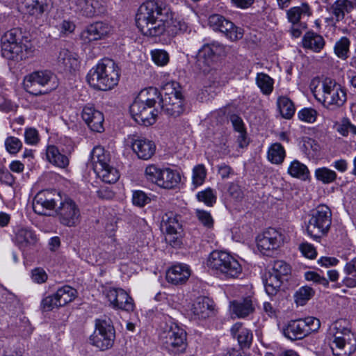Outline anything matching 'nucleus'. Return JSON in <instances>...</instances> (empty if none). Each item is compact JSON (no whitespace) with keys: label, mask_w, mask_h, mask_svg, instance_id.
<instances>
[{"label":"nucleus","mask_w":356,"mask_h":356,"mask_svg":"<svg viewBox=\"0 0 356 356\" xmlns=\"http://www.w3.org/2000/svg\"><path fill=\"white\" fill-rule=\"evenodd\" d=\"M136 24L143 35L151 38L165 33L174 35L189 30L187 22L174 18L172 12L163 8L154 1H147L140 6L136 15Z\"/></svg>","instance_id":"nucleus-1"},{"label":"nucleus","mask_w":356,"mask_h":356,"mask_svg":"<svg viewBox=\"0 0 356 356\" xmlns=\"http://www.w3.org/2000/svg\"><path fill=\"white\" fill-rule=\"evenodd\" d=\"M120 76L118 65L111 59H103L87 74V81L93 88L106 91L118 85Z\"/></svg>","instance_id":"nucleus-2"},{"label":"nucleus","mask_w":356,"mask_h":356,"mask_svg":"<svg viewBox=\"0 0 356 356\" xmlns=\"http://www.w3.org/2000/svg\"><path fill=\"white\" fill-rule=\"evenodd\" d=\"M318 82L314 88H312L315 97L321 102L324 107L334 111L341 107L347 100L346 90L330 78H325L322 81H313L312 85Z\"/></svg>","instance_id":"nucleus-3"},{"label":"nucleus","mask_w":356,"mask_h":356,"mask_svg":"<svg viewBox=\"0 0 356 356\" xmlns=\"http://www.w3.org/2000/svg\"><path fill=\"white\" fill-rule=\"evenodd\" d=\"M221 50V44L213 42L204 44L198 51L197 66L200 75L207 79L209 84L218 79L215 60L216 55Z\"/></svg>","instance_id":"nucleus-4"},{"label":"nucleus","mask_w":356,"mask_h":356,"mask_svg":"<svg viewBox=\"0 0 356 356\" xmlns=\"http://www.w3.org/2000/svg\"><path fill=\"white\" fill-rule=\"evenodd\" d=\"M328 334L333 338L336 347L342 351L338 355L349 356L356 350V338L348 328L346 320L340 319L334 322L329 327Z\"/></svg>","instance_id":"nucleus-5"},{"label":"nucleus","mask_w":356,"mask_h":356,"mask_svg":"<svg viewBox=\"0 0 356 356\" xmlns=\"http://www.w3.org/2000/svg\"><path fill=\"white\" fill-rule=\"evenodd\" d=\"M163 90L164 95L161 99V111L170 116H179L184 111L185 104L179 83L175 81L167 83Z\"/></svg>","instance_id":"nucleus-6"},{"label":"nucleus","mask_w":356,"mask_h":356,"mask_svg":"<svg viewBox=\"0 0 356 356\" xmlns=\"http://www.w3.org/2000/svg\"><path fill=\"white\" fill-rule=\"evenodd\" d=\"M115 334L110 319L95 320V329L89 338L90 343L101 351L112 348Z\"/></svg>","instance_id":"nucleus-7"},{"label":"nucleus","mask_w":356,"mask_h":356,"mask_svg":"<svg viewBox=\"0 0 356 356\" xmlns=\"http://www.w3.org/2000/svg\"><path fill=\"white\" fill-rule=\"evenodd\" d=\"M159 338L170 352L182 353L186 348V332L175 323H167L160 333Z\"/></svg>","instance_id":"nucleus-8"},{"label":"nucleus","mask_w":356,"mask_h":356,"mask_svg":"<svg viewBox=\"0 0 356 356\" xmlns=\"http://www.w3.org/2000/svg\"><path fill=\"white\" fill-rule=\"evenodd\" d=\"M331 223L330 209L325 205H320L312 213L307 226V232L311 237L319 238L328 232Z\"/></svg>","instance_id":"nucleus-9"},{"label":"nucleus","mask_w":356,"mask_h":356,"mask_svg":"<svg viewBox=\"0 0 356 356\" xmlns=\"http://www.w3.org/2000/svg\"><path fill=\"white\" fill-rule=\"evenodd\" d=\"M161 229L165 233V240L174 247L181 244L182 225L181 216L173 211L163 214L161 220Z\"/></svg>","instance_id":"nucleus-10"},{"label":"nucleus","mask_w":356,"mask_h":356,"mask_svg":"<svg viewBox=\"0 0 356 356\" xmlns=\"http://www.w3.org/2000/svg\"><path fill=\"white\" fill-rule=\"evenodd\" d=\"M59 222L67 227H76L81 222V210L71 198L61 200L55 210Z\"/></svg>","instance_id":"nucleus-11"},{"label":"nucleus","mask_w":356,"mask_h":356,"mask_svg":"<svg viewBox=\"0 0 356 356\" xmlns=\"http://www.w3.org/2000/svg\"><path fill=\"white\" fill-rule=\"evenodd\" d=\"M55 80V76L49 71H36L25 76L23 85L28 92L38 95L42 92L37 90V86H49L51 90L57 87Z\"/></svg>","instance_id":"nucleus-12"},{"label":"nucleus","mask_w":356,"mask_h":356,"mask_svg":"<svg viewBox=\"0 0 356 356\" xmlns=\"http://www.w3.org/2000/svg\"><path fill=\"white\" fill-rule=\"evenodd\" d=\"M61 197L56 191L44 190L35 196L33 203V211L40 215L50 216L57 208Z\"/></svg>","instance_id":"nucleus-13"},{"label":"nucleus","mask_w":356,"mask_h":356,"mask_svg":"<svg viewBox=\"0 0 356 356\" xmlns=\"http://www.w3.org/2000/svg\"><path fill=\"white\" fill-rule=\"evenodd\" d=\"M286 237L282 232L268 229L257 238L258 250L264 254L270 256L279 249L285 242Z\"/></svg>","instance_id":"nucleus-14"},{"label":"nucleus","mask_w":356,"mask_h":356,"mask_svg":"<svg viewBox=\"0 0 356 356\" xmlns=\"http://www.w3.org/2000/svg\"><path fill=\"white\" fill-rule=\"evenodd\" d=\"M22 33L18 29H12L2 38L1 54L9 60L18 59L22 53Z\"/></svg>","instance_id":"nucleus-15"},{"label":"nucleus","mask_w":356,"mask_h":356,"mask_svg":"<svg viewBox=\"0 0 356 356\" xmlns=\"http://www.w3.org/2000/svg\"><path fill=\"white\" fill-rule=\"evenodd\" d=\"M160 111L156 106L136 99L130 106V113L134 120L145 126L154 124Z\"/></svg>","instance_id":"nucleus-16"},{"label":"nucleus","mask_w":356,"mask_h":356,"mask_svg":"<svg viewBox=\"0 0 356 356\" xmlns=\"http://www.w3.org/2000/svg\"><path fill=\"white\" fill-rule=\"evenodd\" d=\"M104 294L112 308L128 312L134 310V301L124 289L110 287L105 289Z\"/></svg>","instance_id":"nucleus-17"},{"label":"nucleus","mask_w":356,"mask_h":356,"mask_svg":"<svg viewBox=\"0 0 356 356\" xmlns=\"http://www.w3.org/2000/svg\"><path fill=\"white\" fill-rule=\"evenodd\" d=\"M113 33V27L104 22H96L88 25L81 33L80 39L83 44L104 40Z\"/></svg>","instance_id":"nucleus-18"},{"label":"nucleus","mask_w":356,"mask_h":356,"mask_svg":"<svg viewBox=\"0 0 356 356\" xmlns=\"http://www.w3.org/2000/svg\"><path fill=\"white\" fill-rule=\"evenodd\" d=\"M14 243L24 253H27L36 247L38 238L31 229L19 228L15 232Z\"/></svg>","instance_id":"nucleus-19"},{"label":"nucleus","mask_w":356,"mask_h":356,"mask_svg":"<svg viewBox=\"0 0 356 356\" xmlns=\"http://www.w3.org/2000/svg\"><path fill=\"white\" fill-rule=\"evenodd\" d=\"M81 118L88 127L93 131L102 132L104 131V115L102 112L92 106H86L82 111Z\"/></svg>","instance_id":"nucleus-20"},{"label":"nucleus","mask_w":356,"mask_h":356,"mask_svg":"<svg viewBox=\"0 0 356 356\" xmlns=\"http://www.w3.org/2000/svg\"><path fill=\"white\" fill-rule=\"evenodd\" d=\"M190 311L195 318L205 319L213 314V302L207 297H199L192 304Z\"/></svg>","instance_id":"nucleus-21"},{"label":"nucleus","mask_w":356,"mask_h":356,"mask_svg":"<svg viewBox=\"0 0 356 356\" xmlns=\"http://www.w3.org/2000/svg\"><path fill=\"white\" fill-rule=\"evenodd\" d=\"M229 308L231 315L238 318H245L254 312V305L250 297L230 302Z\"/></svg>","instance_id":"nucleus-22"},{"label":"nucleus","mask_w":356,"mask_h":356,"mask_svg":"<svg viewBox=\"0 0 356 356\" xmlns=\"http://www.w3.org/2000/svg\"><path fill=\"white\" fill-rule=\"evenodd\" d=\"M191 275L189 266L184 264H178L170 268L166 273V279L173 284L184 283Z\"/></svg>","instance_id":"nucleus-23"},{"label":"nucleus","mask_w":356,"mask_h":356,"mask_svg":"<svg viewBox=\"0 0 356 356\" xmlns=\"http://www.w3.org/2000/svg\"><path fill=\"white\" fill-rule=\"evenodd\" d=\"M131 147L138 157L144 160L150 159L156 150V146L152 140L142 138L135 139L131 143Z\"/></svg>","instance_id":"nucleus-24"},{"label":"nucleus","mask_w":356,"mask_h":356,"mask_svg":"<svg viewBox=\"0 0 356 356\" xmlns=\"http://www.w3.org/2000/svg\"><path fill=\"white\" fill-rule=\"evenodd\" d=\"M231 334L236 339L239 346L243 348H249L252 343L253 334L250 330L243 325L242 323H236L230 330Z\"/></svg>","instance_id":"nucleus-25"},{"label":"nucleus","mask_w":356,"mask_h":356,"mask_svg":"<svg viewBox=\"0 0 356 356\" xmlns=\"http://www.w3.org/2000/svg\"><path fill=\"white\" fill-rule=\"evenodd\" d=\"M282 332L285 337L291 340L302 339L308 335L302 319L289 321L283 327Z\"/></svg>","instance_id":"nucleus-26"},{"label":"nucleus","mask_w":356,"mask_h":356,"mask_svg":"<svg viewBox=\"0 0 356 356\" xmlns=\"http://www.w3.org/2000/svg\"><path fill=\"white\" fill-rule=\"evenodd\" d=\"M90 162L95 172L100 171V169L111 163L110 154L104 147L96 146L91 152Z\"/></svg>","instance_id":"nucleus-27"},{"label":"nucleus","mask_w":356,"mask_h":356,"mask_svg":"<svg viewBox=\"0 0 356 356\" xmlns=\"http://www.w3.org/2000/svg\"><path fill=\"white\" fill-rule=\"evenodd\" d=\"M312 15V10L307 3L290 8L286 11V18L291 25L302 24L301 20Z\"/></svg>","instance_id":"nucleus-28"},{"label":"nucleus","mask_w":356,"mask_h":356,"mask_svg":"<svg viewBox=\"0 0 356 356\" xmlns=\"http://www.w3.org/2000/svg\"><path fill=\"white\" fill-rule=\"evenodd\" d=\"M57 62L61 67L69 72L75 71L79 67L77 54L66 49L60 50Z\"/></svg>","instance_id":"nucleus-29"},{"label":"nucleus","mask_w":356,"mask_h":356,"mask_svg":"<svg viewBox=\"0 0 356 356\" xmlns=\"http://www.w3.org/2000/svg\"><path fill=\"white\" fill-rule=\"evenodd\" d=\"M302 43L305 49L316 53H319L325 45L323 36L314 31L307 32L302 38Z\"/></svg>","instance_id":"nucleus-30"},{"label":"nucleus","mask_w":356,"mask_h":356,"mask_svg":"<svg viewBox=\"0 0 356 356\" xmlns=\"http://www.w3.org/2000/svg\"><path fill=\"white\" fill-rule=\"evenodd\" d=\"M331 13L337 21L344 18L346 13L356 9V0H337L330 7Z\"/></svg>","instance_id":"nucleus-31"},{"label":"nucleus","mask_w":356,"mask_h":356,"mask_svg":"<svg viewBox=\"0 0 356 356\" xmlns=\"http://www.w3.org/2000/svg\"><path fill=\"white\" fill-rule=\"evenodd\" d=\"M230 255L224 251H213L207 258V266L209 268L220 273Z\"/></svg>","instance_id":"nucleus-32"},{"label":"nucleus","mask_w":356,"mask_h":356,"mask_svg":"<svg viewBox=\"0 0 356 356\" xmlns=\"http://www.w3.org/2000/svg\"><path fill=\"white\" fill-rule=\"evenodd\" d=\"M159 186L172 189L178 186L181 181L179 173L169 168H162Z\"/></svg>","instance_id":"nucleus-33"},{"label":"nucleus","mask_w":356,"mask_h":356,"mask_svg":"<svg viewBox=\"0 0 356 356\" xmlns=\"http://www.w3.org/2000/svg\"><path fill=\"white\" fill-rule=\"evenodd\" d=\"M46 156L49 163L60 168H66L70 163L67 156L60 153L58 147L54 145L47 147Z\"/></svg>","instance_id":"nucleus-34"},{"label":"nucleus","mask_w":356,"mask_h":356,"mask_svg":"<svg viewBox=\"0 0 356 356\" xmlns=\"http://www.w3.org/2000/svg\"><path fill=\"white\" fill-rule=\"evenodd\" d=\"M161 97L162 96L156 88L148 87L141 90L136 99L156 107L158 105L160 107Z\"/></svg>","instance_id":"nucleus-35"},{"label":"nucleus","mask_w":356,"mask_h":356,"mask_svg":"<svg viewBox=\"0 0 356 356\" xmlns=\"http://www.w3.org/2000/svg\"><path fill=\"white\" fill-rule=\"evenodd\" d=\"M287 172L291 177L302 181H309L311 179L310 172L307 166L298 160H293L291 162Z\"/></svg>","instance_id":"nucleus-36"},{"label":"nucleus","mask_w":356,"mask_h":356,"mask_svg":"<svg viewBox=\"0 0 356 356\" xmlns=\"http://www.w3.org/2000/svg\"><path fill=\"white\" fill-rule=\"evenodd\" d=\"M242 270V266L238 261L230 255L220 274L227 278H236L241 275Z\"/></svg>","instance_id":"nucleus-37"},{"label":"nucleus","mask_w":356,"mask_h":356,"mask_svg":"<svg viewBox=\"0 0 356 356\" xmlns=\"http://www.w3.org/2000/svg\"><path fill=\"white\" fill-rule=\"evenodd\" d=\"M286 156V152L283 146L275 143L272 144L267 152L268 160L273 164L279 165L283 163Z\"/></svg>","instance_id":"nucleus-38"},{"label":"nucleus","mask_w":356,"mask_h":356,"mask_svg":"<svg viewBox=\"0 0 356 356\" xmlns=\"http://www.w3.org/2000/svg\"><path fill=\"white\" fill-rule=\"evenodd\" d=\"M26 12L38 18L48 8L47 0H28L25 3Z\"/></svg>","instance_id":"nucleus-39"},{"label":"nucleus","mask_w":356,"mask_h":356,"mask_svg":"<svg viewBox=\"0 0 356 356\" xmlns=\"http://www.w3.org/2000/svg\"><path fill=\"white\" fill-rule=\"evenodd\" d=\"M350 47V40L347 37L343 36L334 43V53L338 58L345 60L349 57Z\"/></svg>","instance_id":"nucleus-40"},{"label":"nucleus","mask_w":356,"mask_h":356,"mask_svg":"<svg viewBox=\"0 0 356 356\" xmlns=\"http://www.w3.org/2000/svg\"><path fill=\"white\" fill-rule=\"evenodd\" d=\"M282 280L277 275H275L268 271L264 278V287L268 295H275L281 286Z\"/></svg>","instance_id":"nucleus-41"},{"label":"nucleus","mask_w":356,"mask_h":356,"mask_svg":"<svg viewBox=\"0 0 356 356\" xmlns=\"http://www.w3.org/2000/svg\"><path fill=\"white\" fill-rule=\"evenodd\" d=\"M314 177L318 181L323 184H330L337 180V174L327 167H320L314 170Z\"/></svg>","instance_id":"nucleus-42"},{"label":"nucleus","mask_w":356,"mask_h":356,"mask_svg":"<svg viewBox=\"0 0 356 356\" xmlns=\"http://www.w3.org/2000/svg\"><path fill=\"white\" fill-rule=\"evenodd\" d=\"M99 170L95 172L105 183L113 184L120 178L119 171L111 163Z\"/></svg>","instance_id":"nucleus-43"},{"label":"nucleus","mask_w":356,"mask_h":356,"mask_svg":"<svg viewBox=\"0 0 356 356\" xmlns=\"http://www.w3.org/2000/svg\"><path fill=\"white\" fill-rule=\"evenodd\" d=\"M60 307L72 302L76 296V291L70 286H64L57 290L55 293Z\"/></svg>","instance_id":"nucleus-44"},{"label":"nucleus","mask_w":356,"mask_h":356,"mask_svg":"<svg viewBox=\"0 0 356 356\" xmlns=\"http://www.w3.org/2000/svg\"><path fill=\"white\" fill-rule=\"evenodd\" d=\"M334 129L342 136L348 137L350 135L353 137L356 136V126L353 124L347 118H343L339 122H336Z\"/></svg>","instance_id":"nucleus-45"},{"label":"nucleus","mask_w":356,"mask_h":356,"mask_svg":"<svg viewBox=\"0 0 356 356\" xmlns=\"http://www.w3.org/2000/svg\"><path fill=\"white\" fill-rule=\"evenodd\" d=\"M277 107L282 116L286 119L291 118L295 113V106L292 101L286 96L278 97Z\"/></svg>","instance_id":"nucleus-46"},{"label":"nucleus","mask_w":356,"mask_h":356,"mask_svg":"<svg viewBox=\"0 0 356 356\" xmlns=\"http://www.w3.org/2000/svg\"><path fill=\"white\" fill-rule=\"evenodd\" d=\"M76 6L83 15L91 17L98 12L99 2L96 0H77Z\"/></svg>","instance_id":"nucleus-47"},{"label":"nucleus","mask_w":356,"mask_h":356,"mask_svg":"<svg viewBox=\"0 0 356 356\" xmlns=\"http://www.w3.org/2000/svg\"><path fill=\"white\" fill-rule=\"evenodd\" d=\"M256 83L264 95H270L273 90L274 81L265 73H257Z\"/></svg>","instance_id":"nucleus-48"},{"label":"nucleus","mask_w":356,"mask_h":356,"mask_svg":"<svg viewBox=\"0 0 356 356\" xmlns=\"http://www.w3.org/2000/svg\"><path fill=\"white\" fill-rule=\"evenodd\" d=\"M229 19L219 14H213L208 19L209 27L216 32L223 34Z\"/></svg>","instance_id":"nucleus-49"},{"label":"nucleus","mask_w":356,"mask_h":356,"mask_svg":"<svg viewBox=\"0 0 356 356\" xmlns=\"http://www.w3.org/2000/svg\"><path fill=\"white\" fill-rule=\"evenodd\" d=\"M223 35L229 41L236 42L243 38L244 30L242 27L236 26L231 20H229L226 26Z\"/></svg>","instance_id":"nucleus-50"},{"label":"nucleus","mask_w":356,"mask_h":356,"mask_svg":"<svg viewBox=\"0 0 356 356\" xmlns=\"http://www.w3.org/2000/svg\"><path fill=\"white\" fill-rule=\"evenodd\" d=\"M315 294V291L309 286L298 289L294 294L295 302L298 305H305Z\"/></svg>","instance_id":"nucleus-51"},{"label":"nucleus","mask_w":356,"mask_h":356,"mask_svg":"<svg viewBox=\"0 0 356 356\" xmlns=\"http://www.w3.org/2000/svg\"><path fill=\"white\" fill-rule=\"evenodd\" d=\"M207 170L203 164L195 165L192 170V184L197 188L202 185L207 177Z\"/></svg>","instance_id":"nucleus-52"},{"label":"nucleus","mask_w":356,"mask_h":356,"mask_svg":"<svg viewBox=\"0 0 356 356\" xmlns=\"http://www.w3.org/2000/svg\"><path fill=\"white\" fill-rule=\"evenodd\" d=\"M152 60L157 66L163 67L170 61L169 54L163 49H156L150 52Z\"/></svg>","instance_id":"nucleus-53"},{"label":"nucleus","mask_w":356,"mask_h":356,"mask_svg":"<svg viewBox=\"0 0 356 356\" xmlns=\"http://www.w3.org/2000/svg\"><path fill=\"white\" fill-rule=\"evenodd\" d=\"M198 201L204 203L207 206L212 207L216 202V195L211 188H207L197 193Z\"/></svg>","instance_id":"nucleus-54"},{"label":"nucleus","mask_w":356,"mask_h":356,"mask_svg":"<svg viewBox=\"0 0 356 356\" xmlns=\"http://www.w3.org/2000/svg\"><path fill=\"white\" fill-rule=\"evenodd\" d=\"M269 272L275 275H277V277L283 280L284 277L290 273L291 268L286 262L278 260L274 262L273 267Z\"/></svg>","instance_id":"nucleus-55"},{"label":"nucleus","mask_w":356,"mask_h":356,"mask_svg":"<svg viewBox=\"0 0 356 356\" xmlns=\"http://www.w3.org/2000/svg\"><path fill=\"white\" fill-rule=\"evenodd\" d=\"M303 149L309 157L314 158L318 155L321 147L315 140L307 138L304 140Z\"/></svg>","instance_id":"nucleus-56"},{"label":"nucleus","mask_w":356,"mask_h":356,"mask_svg":"<svg viewBox=\"0 0 356 356\" xmlns=\"http://www.w3.org/2000/svg\"><path fill=\"white\" fill-rule=\"evenodd\" d=\"M161 171L162 168H160L155 165H149L145 170V178L148 181L159 186Z\"/></svg>","instance_id":"nucleus-57"},{"label":"nucleus","mask_w":356,"mask_h":356,"mask_svg":"<svg viewBox=\"0 0 356 356\" xmlns=\"http://www.w3.org/2000/svg\"><path fill=\"white\" fill-rule=\"evenodd\" d=\"M5 147L10 154H16L22 148V142L17 137L8 136L5 140Z\"/></svg>","instance_id":"nucleus-58"},{"label":"nucleus","mask_w":356,"mask_h":356,"mask_svg":"<svg viewBox=\"0 0 356 356\" xmlns=\"http://www.w3.org/2000/svg\"><path fill=\"white\" fill-rule=\"evenodd\" d=\"M298 115L300 120L307 123H313L316 120L317 112L311 108H304L298 112Z\"/></svg>","instance_id":"nucleus-59"},{"label":"nucleus","mask_w":356,"mask_h":356,"mask_svg":"<svg viewBox=\"0 0 356 356\" xmlns=\"http://www.w3.org/2000/svg\"><path fill=\"white\" fill-rule=\"evenodd\" d=\"M305 278L307 281L313 282L317 284H321L325 287H327L329 286L328 280L325 277L320 275L314 271L305 272Z\"/></svg>","instance_id":"nucleus-60"},{"label":"nucleus","mask_w":356,"mask_h":356,"mask_svg":"<svg viewBox=\"0 0 356 356\" xmlns=\"http://www.w3.org/2000/svg\"><path fill=\"white\" fill-rule=\"evenodd\" d=\"M302 322L305 324V329L308 334L313 332L317 331L321 326V322L319 319L308 316L304 319H302Z\"/></svg>","instance_id":"nucleus-61"},{"label":"nucleus","mask_w":356,"mask_h":356,"mask_svg":"<svg viewBox=\"0 0 356 356\" xmlns=\"http://www.w3.org/2000/svg\"><path fill=\"white\" fill-rule=\"evenodd\" d=\"M196 216L199 221L206 227L211 228L213 226V219L211 213L202 209L196 210Z\"/></svg>","instance_id":"nucleus-62"},{"label":"nucleus","mask_w":356,"mask_h":356,"mask_svg":"<svg viewBox=\"0 0 356 356\" xmlns=\"http://www.w3.org/2000/svg\"><path fill=\"white\" fill-rule=\"evenodd\" d=\"M24 140L28 145H37L40 140L38 131L35 128H26L24 131Z\"/></svg>","instance_id":"nucleus-63"},{"label":"nucleus","mask_w":356,"mask_h":356,"mask_svg":"<svg viewBox=\"0 0 356 356\" xmlns=\"http://www.w3.org/2000/svg\"><path fill=\"white\" fill-rule=\"evenodd\" d=\"M150 199L147 195L141 191H136L133 192L132 202L134 205L142 207L149 203Z\"/></svg>","instance_id":"nucleus-64"}]
</instances>
